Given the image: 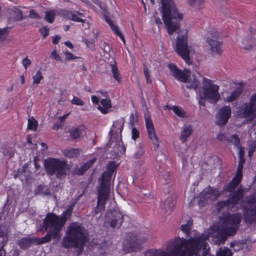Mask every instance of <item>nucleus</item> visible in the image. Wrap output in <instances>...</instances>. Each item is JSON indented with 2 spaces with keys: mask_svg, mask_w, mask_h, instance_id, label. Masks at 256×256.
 Wrapping results in <instances>:
<instances>
[{
  "mask_svg": "<svg viewBox=\"0 0 256 256\" xmlns=\"http://www.w3.org/2000/svg\"><path fill=\"white\" fill-rule=\"evenodd\" d=\"M206 235L187 240L184 238H177L173 242L171 249L168 251L152 249L148 250L146 256H213L210 255V248H208Z\"/></svg>",
  "mask_w": 256,
  "mask_h": 256,
  "instance_id": "obj_1",
  "label": "nucleus"
},
{
  "mask_svg": "<svg viewBox=\"0 0 256 256\" xmlns=\"http://www.w3.org/2000/svg\"><path fill=\"white\" fill-rule=\"evenodd\" d=\"M243 196L244 190L240 186L230 193L227 200L218 202L216 208L220 211L224 208L234 207L241 200L240 208L243 212L244 220L248 224L256 222V196H250L242 200Z\"/></svg>",
  "mask_w": 256,
  "mask_h": 256,
  "instance_id": "obj_2",
  "label": "nucleus"
},
{
  "mask_svg": "<svg viewBox=\"0 0 256 256\" xmlns=\"http://www.w3.org/2000/svg\"><path fill=\"white\" fill-rule=\"evenodd\" d=\"M74 204L69 206L62 214L58 216L54 214L48 213L43 221V228L48 234L42 238L43 242H50L52 238L60 240V231L68 218L70 216Z\"/></svg>",
  "mask_w": 256,
  "mask_h": 256,
  "instance_id": "obj_3",
  "label": "nucleus"
},
{
  "mask_svg": "<svg viewBox=\"0 0 256 256\" xmlns=\"http://www.w3.org/2000/svg\"><path fill=\"white\" fill-rule=\"evenodd\" d=\"M66 235L62 240L63 247L78 248L80 252L87 240L88 233L86 228L81 224L72 222L68 226Z\"/></svg>",
  "mask_w": 256,
  "mask_h": 256,
  "instance_id": "obj_4",
  "label": "nucleus"
},
{
  "mask_svg": "<svg viewBox=\"0 0 256 256\" xmlns=\"http://www.w3.org/2000/svg\"><path fill=\"white\" fill-rule=\"evenodd\" d=\"M162 18L169 35L177 32L180 28V22L183 14L178 11L172 0H162Z\"/></svg>",
  "mask_w": 256,
  "mask_h": 256,
  "instance_id": "obj_5",
  "label": "nucleus"
},
{
  "mask_svg": "<svg viewBox=\"0 0 256 256\" xmlns=\"http://www.w3.org/2000/svg\"><path fill=\"white\" fill-rule=\"evenodd\" d=\"M240 213L228 214L224 218L223 223L220 227H214L216 230V236L217 243L223 244L228 236L234 235L238 229L241 222Z\"/></svg>",
  "mask_w": 256,
  "mask_h": 256,
  "instance_id": "obj_6",
  "label": "nucleus"
},
{
  "mask_svg": "<svg viewBox=\"0 0 256 256\" xmlns=\"http://www.w3.org/2000/svg\"><path fill=\"white\" fill-rule=\"evenodd\" d=\"M112 175V174L108 172H104L102 174L100 186L98 188L97 206L94 209L96 214L104 210L106 202L110 196V182Z\"/></svg>",
  "mask_w": 256,
  "mask_h": 256,
  "instance_id": "obj_7",
  "label": "nucleus"
},
{
  "mask_svg": "<svg viewBox=\"0 0 256 256\" xmlns=\"http://www.w3.org/2000/svg\"><path fill=\"white\" fill-rule=\"evenodd\" d=\"M67 162L58 158H48L45 160L44 166L48 175L54 174L58 178L66 176L67 172Z\"/></svg>",
  "mask_w": 256,
  "mask_h": 256,
  "instance_id": "obj_8",
  "label": "nucleus"
},
{
  "mask_svg": "<svg viewBox=\"0 0 256 256\" xmlns=\"http://www.w3.org/2000/svg\"><path fill=\"white\" fill-rule=\"evenodd\" d=\"M168 68L172 76L180 81L186 83V88L196 90L199 86L200 83L198 80L194 79L192 83L189 82L191 73L190 70L184 69V70H182L173 64H169Z\"/></svg>",
  "mask_w": 256,
  "mask_h": 256,
  "instance_id": "obj_9",
  "label": "nucleus"
},
{
  "mask_svg": "<svg viewBox=\"0 0 256 256\" xmlns=\"http://www.w3.org/2000/svg\"><path fill=\"white\" fill-rule=\"evenodd\" d=\"M202 90L199 92L211 103L216 102L220 98L218 93L219 86L214 84L209 79L204 78L202 82Z\"/></svg>",
  "mask_w": 256,
  "mask_h": 256,
  "instance_id": "obj_10",
  "label": "nucleus"
},
{
  "mask_svg": "<svg viewBox=\"0 0 256 256\" xmlns=\"http://www.w3.org/2000/svg\"><path fill=\"white\" fill-rule=\"evenodd\" d=\"M187 30L181 31L178 34L176 40V50L178 54L184 60L186 63L191 64L190 51L188 44Z\"/></svg>",
  "mask_w": 256,
  "mask_h": 256,
  "instance_id": "obj_11",
  "label": "nucleus"
},
{
  "mask_svg": "<svg viewBox=\"0 0 256 256\" xmlns=\"http://www.w3.org/2000/svg\"><path fill=\"white\" fill-rule=\"evenodd\" d=\"M124 222V216L122 212L116 210L106 212L104 222L113 228H119Z\"/></svg>",
  "mask_w": 256,
  "mask_h": 256,
  "instance_id": "obj_12",
  "label": "nucleus"
},
{
  "mask_svg": "<svg viewBox=\"0 0 256 256\" xmlns=\"http://www.w3.org/2000/svg\"><path fill=\"white\" fill-rule=\"evenodd\" d=\"M140 248L137 238L134 233L128 234L124 242L123 250L126 253L136 252Z\"/></svg>",
  "mask_w": 256,
  "mask_h": 256,
  "instance_id": "obj_13",
  "label": "nucleus"
},
{
  "mask_svg": "<svg viewBox=\"0 0 256 256\" xmlns=\"http://www.w3.org/2000/svg\"><path fill=\"white\" fill-rule=\"evenodd\" d=\"M231 108L230 106H224L220 108L216 116V124L218 126L225 125L231 116Z\"/></svg>",
  "mask_w": 256,
  "mask_h": 256,
  "instance_id": "obj_14",
  "label": "nucleus"
},
{
  "mask_svg": "<svg viewBox=\"0 0 256 256\" xmlns=\"http://www.w3.org/2000/svg\"><path fill=\"white\" fill-rule=\"evenodd\" d=\"M242 112L244 118L250 116L256 112V94L252 96L249 102L244 104Z\"/></svg>",
  "mask_w": 256,
  "mask_h": 256,
  "instance_id": "obj_15",
  "label": "nucleus"
},
{
  "mask_svg": "<svg viewBox=\"0 0 256 256\" xmlns=\"http://www.w3.org/2000/svg\"><path fill=\"white\" fill-rule=\"evenodd\" d=\"M146 124L149 138L152 140L154 150H156L159 147L158 138L155 133L154 126L152 120L149 118H146Z\"/></svg>",
  "mask_w": 256,
  "mask_h": 256,
  "instance_id": "obj_16",
  "label": "nucleus"
},
{
  "mask_svg": "<svg viewBox=\"0 0 256 256\" xmlns=\"http://www.w3.org/2000/svg\"><path fill=\"white\" fill-rule=\"evenodd\" d=\"M220 195L219 191L215 188L208 186L200 193V196L204 200H216Z\"/></svg>",
  "mask_w": 256,
  "mask_h": 256,
  "instance_id": "obj_17",
  "label": "nucleus"
},
{
  "mask_svg": "<svg viewBox=\"0 0 256 256\" xmlns=\"http://www.w3.org/2000/svg\"><path fill=\"white\" fill-rule=\"evenodd\" d=\"M42 238L36 239L29 236L23 238L18 240V244L21 248H27L35 243L42 244L48 242H43L44 240H42Z\"/></svg>",
  "mask_w": 256,
  "mask_h": 256,
  "instance_id": "obj_18",
  "label": "nucleus"
},
{
  "mask_svg": "<svg viewBox=\"0 0 256 256\" xmlns=\"http://www.w3.org/2000/svg\"><path fill=\"white\" fill-rule=\"evenodd\" d=\"M206 42L210 46V50L213 55L215 54H220L222 53V42L211 38L210 37L207 38Z\"/></svg>",
  "mask_w": 256,
  "mask_h": 256,
  "instance_id": "obj_19",
  "label": "nucleus"
},
{
  "mask_svg": "<svg viewBox=\"0 0 256 256\" xmlns=\"http://www.w3.org/2000/svg\"><path fill=\"white\" fill-rule=\"evenodd\" d=\"M242 179V176L236 174L231 182L224 186V190L226 192H232L238 187Z\"/></svg>",
  "mask_w": 256,
  "mask_h": 256,
  "instance_id": "obj_20",
  "label": "nucleus"
},
{
  "mask_svg": "<svg viewBox=\"0 0 256 256\" xmlns=\"http://www.w3.org/2000/svg\"><path fill=\"white\" fill-rule=\"evenodd\" d=\"M176 204V200L174 198L168 197L165 200L163 208L164 209V214H168L170 213Z\"/></svg>",
  "mask_w": 256,
  "mask_h": 256,
  "instance_id": "obj_21",
  "label": "nucleus"
},
{
  "mask_svg": "<svg viewBox=\"0 0 256 256\" xmlns=\"http://www.w3.org/2000/svg\"><path fill=\"white\" fill-rule=\"evenodd\" d=\"M193 130L191 125L184 126L181 132L180 140L184 143L187 139L191 136Z\"/></svg>",
  "mask_w": 256,
  "mask_h": 256,
  "instance_id": "obj_22",
  "label": "nucleus"
},
{
  "mask_svg": "<svg viewBox=\"0 0 256 256\" xmlns=\"http://www.w3.org/2000/svg\"><path fill=\"white\" fill-rule=\"evenodd\" d=\"M112 104L110 99H102L100 100V104L98 105V108L104 114H106L110 112Z\"/></svg>",
  "mask_w": 256,
  "mask_h": 256,
  "instance_id": "obj_23",
  "label": "nucleus"
},
{
  "mask_svg": "<svg viewBox=\"0 0 256 256\" xmlns=\"http://www.w3.org/2000/svg\"><path fill=\"white\" fill-rule=\"evenodd\" d=\"M124 122L123 118H121L114 122L112 125V130L110 131L109 134L112 136L113 134L114 131H115L117 133L118 132L121 133L123 129Z\"/></svg>",
  "mask_w": 256,
  "mask_h": 256,
  "instance_id": "obj_24",
  "label": "nucleus"
},
{
  "mask_svg": "<svg viewBox=\"0 0 256 256\" xmlns=\"http://www.w3.org/2000/svg\"><path fill=\"white\" fill-rule=\"evenodd\" d=\"M96 160V158H93L92 160H90L88 161L84 164H82L76 170L77 174L79 175L84 174V172L94 164Z\"/></svg>",
  "mask_w": 256,
  "mask_h": 256,
  "instance_id": "obj_25",
  "label": "nucleus"
},
{
  "mask_svg": "<svg viewBox=\"0 0 256 256\" xmlns=\"http://www.w3.org/2000/svg\"><path fill=\"white\" fill-rule=\"evenodd\" d=\"M106 20L110 27L111 28L112 30H113V32L117 35L122 40L123 42L125 44V40L124 38V36L122 34L121 32H120L118 26H116L112 22L109 20L108 18H106Z\"/></svg>",
  "mask_w": 256,
  "mask_h": 256,
  "instance_id": "obj_26",
  "label": "nucleus"
},
{
  "mask_svg": "<svg viewBox=\"0 0 256 256\" xmlns=\"http://www.w3.org/2000/svg\"><path fill=\"white\" fill-rule=\"evenodd\" d=\"M110 66H111V70L112 74L113 77L118 82L120 81L121 77L119 73L118 68L116 65V62L113 60L110 62Z\"/></svg>",
  "mask_w": 256,
  "mask_h": 256,
  "instance_id": "obj_27",
  "label": "nucleus"
},
{
  "mask_svg": "<svg viewBox=\"0 0 256 256\" xmlns=\"http://www.w3.org/2000/svg\"><path fill=\"white\" fill-rule=\"evenodd\" d=\"M144 144L142 142L139 143L136 146V152L134 154V158L135 159L140 158L144 154Z\"/></svg>",
  "mask_w": 256,
  "mask_h": 256,
  "instance_id": "obj_28",
  "label": "nucleus"
},
{
  "mask_svg": "<svg viewBox=\"0 0 256 256\" xmlns=\"http://www.w3.org/2000/svg\"><path fill=\"white\" fill-rule=\"evenodd\" d=\"M242 88L240 87L236 88V89L232 92L229 96L226 98L227 101L228 102H232L236 100L242 94Z\"/></svg>",
  "mask_w": 256,
  "mask_h": 256,
  "instance_id": "obj_29",
  "label": "nucleus"
},
{
  "mask_svg": "<svg viewBox=\"0 0 256 256\" xmlns=\"http://www.w3.org/2000/svg\"><path fill=\"white\" fill-rule=\"evenodd\" d=\"M159 176L162 181L166 184H169L171 182V177L170 172L160 171Z\"/></svg>",
  "mask_w": 256,
  "mask_h": 256,
  "instance_id": "obj_30",
  "label": "nucleus"
},
{
  "mask_svg": "<svg viewBox=\"0 0 256 256\" xmlns=\"http://www.w3.org/2000/svg\"><path fill=\"white\" fill-rule=\"evenodd\" d=\"M64 154L70 158H76L79 154V150L74 148L66 150L64 151Z\"/></svg>",
  "mask_w": 256,
  "mask_h": 256,
  "instance_id": "obj_31",
  "label": "nucleus"
},
{
  "mask_svg": "<svg viewBox=\"0 0 256 256\" xmlns=\"http://www.w3.org/2000/svg\"><path fill=\"white\" fill-rule=\"evenodd\" d=\"M36 192L38 194L48 196L50 194V190L46 188V186H39L36 190Z\"/></svg>",
  "mask_w": 256,
  "mask_h": 256,
  "instance_id": "obj_32",
  "label": "nucleus"
},
{
  "mask_svg": "<svg viewBox=\"0 0 256 256\" xmlns=\"http://www.w3.org/2000/svg\"><path fill=\"white\" fill-rule=\"evenodd\" d=\"M232 253L228 248H220L216 252V256H232Z\"/></svg>",
  "mask_w": 256,
  "mask_h": 256,
  "instance_id": "obj_33",
  "label": "nucleus"
},
{
  "mask_svg": "<svg viewBox=\"0 0 256 256\" xmlns=\"http://www.w3.org/2000/svg\"><path fill=\"white\" fill-rule=\"evenodd\" d=\"M71 20L72 21L76 22H84V20L80 16H84L82 13L78 12V11H74L73 14L72 16Z\"/></svg>",
  "mask_w": 256,
  "mask_h": 256,
  "instance_id": "obj_34",
  "label": "nucleus"
},
{
  "mask_svg": "<svg viewBox=\"0 0 256 256\" xmlns=\"http://www.w3.org/2000/svg\"><path fill=\"white\" fill-rule=\"evenodd\" d=\"M56 12L54 10H50L46 12L45 20L49 23H52L55 18Z\"/></svg>",
  "mask_w": 256,
  "mask_h": 256,
  "instance_id": "obj_35",
  "label": "nucleus"
},
{
  "mask_svg": "<svg viewBox=\"0 0 256 256\" xmlns=\"http://www.w3.org/2000/svg\"><path fill=\"white\" fill-rule=\"evenodd\" d=\"M14 19L16 21H22L24 19V16L22 11L18 8H15L14 9Z\"/></svg>",
  "mask_w": 256,
  "mask_h": 256,
  "instance_id": "obj_36",
  "label": "nucleus"
},
{
  "mask_svg": "<svg viewBox=\"0 0 256 256\" xmlns=\"http://www.w3.org/2000/svg\"><path fill=\"white\" fill-rule=\"evenodd\" d=\"M38 126V122L34 118H29L28 120V128L32 130H36Z\"/></svg>",
  "mask_w": 256,
  "mask_h": 256,
  "instance_id": "obj_37",
  "label": "nucleus"
},
{
  "mask_svg": "<svg viewBox=\"0 0 256 256\" xmlns=\"http://www.w3.org/2000/svg\"><path fill=\"white\" fill-rule=\"evenodd\" d=\"M44 78V76L42 75V73L40 70H38L37 72L32 77L33 78V84H38L40 80Z\"/></svg>",
  "mask_w": 256,
  "mask_h": 256,
  "instance_id": "obj_38",
  "label": "nucleus"
},
{
  "mask_svg": "<svg viewBox=\"0 0 256 256\" xmlns=\"http://www.w3.org/2000/svg\"><path fill=\"white\" fill-rule=\"evenodd\" d=\"M70 136L72 139L78 138L80 137L81 132L78 128H76L69 130Z\"/></svg>",
  "mask_w": 256,
  "mask_h": 256,
  "instance_id": "obj_39",
  "label": "nucleus"
},
{
  "mask_svg": "<svg viewBox=\"0 0 256 256\" xmlns=\"http://www.w3.org/2000/svg\"><path fill=\"white\" fill-rule=\"evenodd\" d=\"M172 110L180 118H184L185 116V112L178 106H174L172 108Z\"/></svg>",
  "mask_w": 256,
  "mask_h": 256,
  "instance_id": "obj_40",
  "label": "nucleus"
},
{
  "mask_svg": "<svg viewBox=\"0 0 256 256\" xmlns=\"http://www.w3.org/2000/svg\"><path fill=\"white\" fill-rule=\"evenodd\" d=\"M245 162L244 158H239V162L236 174L242 176L243 164Z\"/></svg>",
  "mask_w": 256,
  "mask_h": 256,
  "instance_id": "obj_41",
  "label": "nucleus"
},
{
  "mask_svg": "<svg viewBox=\"0 0 256 256\" xmlns=\"http://www.w3.org/2000/svg\"><path fill=\"white\" fill-rule=\"evenodd\" d=\"M188 2L191 6L198 8L204 2V0H188Z\"/></svg>",
  "mask_w": 256,
  "mask_h": 256,
  "instance_id": "obj_42",
  "label": "nucleus"
},
{
  "mask_svg": "<svg viewBox=\"0 0 256 256\" xmlns=\"http://www.w3.org/2000/svg\"><path fill=\"white\" fill-rule=\"evenodd\" d=\"M192 223L190 222H188L186 224H183L181 226V230L183 231L186 235H189L192 226Z\"/></svg>",
  "mask_w": 256,
  "mask_h": 256,
  "instance_id": "obj_43",
  "label": "nucleus"
},
{
  "mask_svg": "<svg viewBox=\"0 0 256 256\" xmlns=\"http://www.w3.org/2000/svg\"><path fill=\"white\" fill-rule=\"evenodd\" d=\"M8 241V237L6 234H0V251L4 250L3 248Z\"/></svg>",
  "mask_w": 256,
  "mask_h": 256,
  "instance_id": "obj_44",
  "label": "nucleus"
},
{
  "mask_svg": "<svg viewBox=\"0 0 256 256\" xmlns=\"http://www.w3.org/2000/svg\"><path fill=\"white\" fill-rule=\"evenodd\" d=\"M71 103L73 104L82 106L84 103L80 98L76 96H73V98L71 100Z\"/></svg>",
  "mask_w": 256,
  "mask_h": 256,
  "instance_id": "obj_45",
  "label": "nucleus"
},
{
  "mask_svg": "<svg viewBox=\"0 0 256 256\" xmlns=\"http://www.w3.org/2000/svg\"><path fill=\"white\" fill-rule=\"evenodd\" d=\"M28 17L34 19L41 18V16H40V14L37 12L34 9L30 10Z\"/></svg>",
  "mask_w": 256,
  "mask_h": 256,
  "instance_id": "obj_46",
  "label": "nucleus"
},
{
  "mask_svg": "<svg viewBox=\"0 0 256 256\" xmlns=\"http://www.w3.org/2000/svg\"><path fill=\"white\" fill-rule=\"evenodd\" d=\"M116 168V162L114 161L110 162L108 164L107 166V171L106 172L112 174L115 170Z\"/></svg>",
  "mask_w": 256,
  "mask_h": 256,
  "instance_id": "obj_47",
  "label": "nucleus"
},
{
  "mask_svg": "<svg viewBox=\"0 0 256 256\" xmlns=\"http://www.w3.org/2000/svg\"><path fill=\"white\" fill-rule=\"evenodd\" d=\"M144 72L146 76L147 83H151L152 80L150 78V74L146 66L144 64Z\"/></svg>",
  "mask_w": 256,
  "mask_h": 256,
  "instance_id": "obj_48",
  "label": "nucleus"
},
{
  "mask_svg": "<svg viewBox=\"0 0 256 256\" xmlns=\"http://www.w3.org/2000/svg\"><path fill=\"white\" fill-rule=\"evenodd\" d=\"M205 99H206V97H204V94H201L199 92L198 94V104L200 106H204L206 100Z\"/></svg>",
  "mask_w": 256,
  "mask_h": 256,
  "instance_id": "obj_49",
  "label": "nucleus"
},
{
  "mask_svg": "<svg viewBox=\"0 0 256 256\" xmlns=\"http://www.w3.org/2000/svg\"><path fill=\"white\" fill-rule=\"evenodd\" d=\"M22 64L23 66L24 67L25 70H26L28 66H30L32 62L30 59L28 58V56L26 58H24L22 60Z\"/></svg>",
  "mask_w": 256,
  "mask_h": 256,
  "instance_id": "obj_50",
  "label": "nucleus"
},
{
  "mask_svg": "<svg viewBox=\"0 0 256 256\" xmlns=\"http://www.w3.org/2000/svg\"><path fill=\"white\" fill-rule=\"evenodd\" d=\"M132 138L134 140H136V138H139V132L136 128H132Z\"/></svg>",
  "mask_w": 256,
  "mask_h": 256,
  "instance_id": "obj_51",
  "label": "nucleus"
},
{
  "mask_svg": "<svg viewBox=\"0 0 256 256\" xmlns=\"http://www.w3.org/2000/svg\"><path fill=\"white\" fill-rule=\"evenodd\" d=\"M222 226V224H220V226H214L211 228H212V230L213 232L212 233L211 232H210V236H212H212H214V239H216L214 240V242L216 243V244H220L219 243H217L216 242V240H218L217 239V238L216 237V230L214 228V227H220Z\"/></svg>",
  "mask_w": 256,
  "mask_h": 256,
  "instance_id": "obj_52",
  "label": "nucleus"
},
{
  "mask_svg": "<svg viewBox=\"0 0 256 256\" xmlns=\"http://www.w3.org/2000/svg\"><path fill=\"white\" fill-rule=\"evenodd\" d=\"M84 41L89 48L94 49L95 44L93 40L85 39Z\"/></svg>",
  "mask_w": 256,
  "mask_h": 256,
  "instance_id": "obj_53",
  "label": "nucleus"
},
{
  "mask_svg": "<svg viewBox=\"0 0 256 256\" xmlns=\"http://www.w3.org/2000/svg\"><path fill=\"white\" fill-rule=\"evenodd\" d=\"M0 148L2 150V153L5 156H12V154L10 152L9 150L5 147V146L3 145H0Z\"/></svg>",
  "mask_w": 256,
  "mask_h": 256,
  "instance_id": "obj_54",
  "label": "nucleus"
},
{
  "mask_svg": "<svg viewBox=\"0 0 256 256\" xmlns=\"http://www.w3.org/2000/svg\"><path fill=\"white\" fill-rule=\"evenodd\" d=\"M40 32L42 34L43 38H45L49 34V30L46 27H44L40 29Z\"/></svg>",
  "mask_w": 256,
  "mask_h": 256,
  "instance_id": "obj_55",
  "label": "nucleus"
},
{
  "mask_svg": "<svg viewBox=\"0 0 256 256\" xmlns=\"http://www.w3.org/2000/svg\"><path fill=\"white\" fill-rule=\"evenodd\" d=\"M232 141L236 146H239L240 144V141L237 135L234 134L232 136Z\"/></svg>",
  "mask_w": 256,
  "mask_h": 256,
  "instance_id": "obj_56",
  "label": "nucleus"
},
{
  "mask_svg": "<svg viewBox=\"0 0 256 256\" xmlns=\"http://www.w3.org/2000/svg\"><path fill=\"white\" fill-rule=\"evenodd\" d=\"M50 56L55 59L57 61H60L62 60L60 56L56 52V51H53L51 52Z\"/></svg>",
  "mask_w": 256,
  "mask_h": 256,
  "instance_id": "obj_57",
  "label": "nucleus"
},
{
  "mask_svg": "<svg viewBox=\"0 0 256 256\" xmlns=\"http://www.w3.org/2000/svg\"><path fill=\"white\" fill-rule=\"evenodd\" d=\"M208 34L210 35V38H218L219 36L218 32L215 30H212L210 31L209 32Z\"/></svg>",
  "mask_w": 256,
  "mask_h": 256,
  "instance_id": "obj_58",
  "label": "nucleus"
},
{
  "mask_svg": "<svg viewBox=\"0 0 256 256\" xmlns=\"http://www.w3.org/2000/svg\"><path fill=\"white\" fill-rule=\"evenodd\" d=\"M74 11L65 10L63 12L64 16L68 19L71 20L72 16V15Z\"/></svg>",
  "mask_w": 256,
  "mask_h": 256,
  "instance_id": "obj_59",
  "label": "nucleus"
},
{
  "mask_svg": "<svg viewBox=\"0 0 256 256\" xmlns=\"http://www.w3.org/2000/svg\"><path fill=\"white\" fill-rule=\"evenodd\" d=\"M6 32L4 29L2 30H0V42L6 39Z\"/></svg>",
  "mask_w": 256,
  "mask_h": 256,
  "instance_id": "obj_60",
  "label": "nucleus"
},
{
  "mask_svg": "<svg viewBox=\"0 0 256 256\" xmlns=\"http://www.w3.org/2000/svg\"><path fill=\"white\" fill-rule=\"evenodd\" d=\"M65 54L66 56V58L68 60H74V59H75L76 58H77V57L75 56L71 52H65Z\"/></svg>",
  "mask_w": 256,
  "mask_h": 256,
  "instance_id": "obj_61",
  "label": "nucleus"
},
{
  "mask_svg": "<svg viewBox=\"0 0 256 256\" xmlns=\"http://www.w3.org/2000/svg\"><path fill=\"white\" fill-rule=\"evenodd\" d=\"M217 138L218 140L222 142H224L228 140L227 138L224 136V134L220 133L218 134L217 136Z\"/></svg>",
  "mask_w": 256,
  "mask_h": 256,
  "instance_id": "obj_62",
  "label": "nucleus"
},
{
  "mask_svg": "<svg viewBox=\"0 0 256 256\" xmlns=\"http://www.w3.org/2000/svg\"><path fill=\"white\" fill-rule=\"evenodd\" d=\"M26 172H24V170L22 168H19L18 170L17 174H15L14 178H16L19 177L20 175H22L24 174V176H25Z\"/></svg>",
  "mask_w": 256,
  "mask_h": 256,
  "instance_id": "obj_63",
  "label": "nucleus"
},
{
  "mask_svg": "<svg viewBox=\"0 0 256 256\" xmlns=\"http://www.w3.org/2000/svg\"><path fill=\"white\" fill-rule=\"evenodd\" d=\"M60 39V37L58 36H55L53 37L52 42L53 44H57L59 42V40Z\"/></svg>",
  "mask_w": 256,
  "mask_h": 256,
  "instance_id": "obj_64",
  "label": "nucleus"
}]
</instances>
